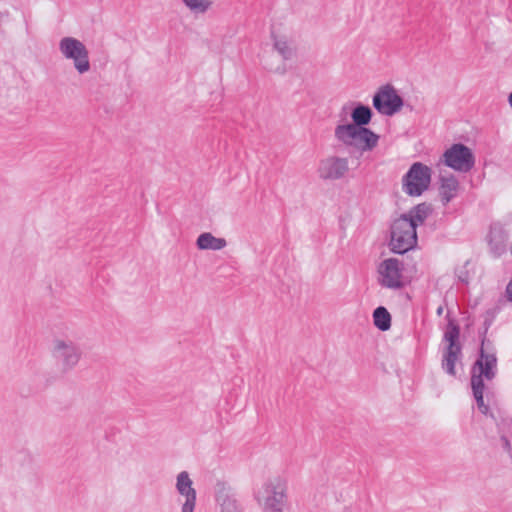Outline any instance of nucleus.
Instances as JSON below:
<instances>
[{"label": "nucleus", "mask_w": 512, "mask_h": 512, "mask_svg": "<svg viewBox=\"0 0 512 512\" xmlns=\"http://www.w3.org/2000/svg\"><path fill=\"white\" fill-rule=\"evenodd\" d=\"M497 374V357L490 341L483 338L479 356L471 368V388L476 404L484 415L489 413V407L484 403V379L491 381Z\"/></svg>", "instance_id": "nucleus-1"}, {"label": "nucleus", "mask_w": 512, "mask_h": 512, "mask_svg": "<svg viewBox=\"0 0 512 512\" xmlns=\"http://www.w3.org/2000/svg\"><path fill=\"white\" fill-rule=\"evenodd\" d=\"M497 374V357L490 341L483 338L479 356L471 368V388L476 404L484 415L489 413V407L484 403V379L491 381Z\"/></svg>", "instance_id": "nucleus-2"}, {"label": "nucleus", "mask_w": 512, "mask_h": 512, "mask_svg": "<svg viewBox=\"0 0 512 512\" xmlns=\"http://www.w3.org/2000/svg\"><path fill=\"white\" fill-rule=\"evenodd\" d=\"M286 492V482L279 476H272L254 488V498L263 512H284Z\"/></svg>", "instance_id": "nucleus-3"}, {"label": "nucleus", "mask_w": 512, "mask_h": 512, "mask_svg": "<svg viewBox=\"0 0 512 512\" xmlns=\"http://www.w3.org/2000/svg\"><path fill=\"white\" fill-rule=\"evenodd\" d=\"M417 244V232L411 220L405 217L395 219L390 229V249L397 254H404Z\"/></svg>", "instance_id": "nucleus-4"}, {"label": "nucleus", "mask_w": 512, "mask_h": 512, "mask_svg": "<svg viewBox=\"0 0 512 512\" xmlns=\"http://www.w3.org/2000/svg\"><path fill=\"white\" fill-rule=\"evenodd\" d=\"M460 329L452 321L449 322L444 332V341L447 342L442 356V369L450 376L456 375V363L461 361L462 347L459 343Z\"/></svg>", "instance_id": "nucleus-5"}, {"label": "nucleus", "mask_w": 512, "mask_h": 512, "mask_svg": "<svg viewBox=\"0 0 512 512\" xmlns=\"http://www.w3.org/2000/svg\"><path fill=\"white\" fill-rule=\"evenodd\" d=\"M59 51L62 56L73 62L79 74L87 73L90 68L89 52L82 41L74 37H63L59 41Z\"/></svg>", "instance_id": "nucleus-6"}, {"label": "nucleus", "mask_w": 512, "mask_h": 512, "mask_svg": "<svg viewBox=\"0 0 512 512\" xmlns=\"http://www.w3.org/2000/svg\"><path fill=\"white\" fill-rule=\"evenodd\" d=\"M52 355L63 372L74 369L81 359L79 345L69 338H55L53 340Z\"/></svg>", "instance_id": "nucleus-7"}, {"label": "nucleus", "mask_w": 512, "mask_h": 512, "mask_svg": "<svg viewBox=\"0 0 512 512\" xmlns=\"http://www.w3.org/2000/svg\"><path fill=\"white\" fill-rule=\"evenodd\" d=\"M349 132L334 134L335 139L346 147H356L361 153L372 151L379 142V135L369 128L353 126Z\"/></svg>", "instance_id": "nucleus-8"}, {"label": "nucleus", "mask_w": 512, "mask_h": 512, "mask_svg": "<svg viewBox=\"0 0 512 512\" xmlns=\"http://www.w3.org/2000/svg\"><path fill=\"white\" fill-rule=\"evenodd\" d=\"M431 182V169L415 162L402 179V190L409 196H420L428 189Z\"/></svg>", "instance_id": "nucleus-9"}, {"label": "nucleus", "mask_w": 512, "mask_h": 512, "mask_svg": "<svg viewBox=\"0 0 512 512\" xmlns=\"http://www.w3.org/2000/svg\"><path fill=\"white\" fill-rule=\"evenodd\" d=\"M441 162L457 172L467 173L475 166V156L468 146L455 143L445 150Z\"/></svg>", "instance_id": "nucleus-10"}, {"label": "nucleus", "mask_w": 512, "mask_h": 512, "mask_svg": "<svg viewBox=\"0 0 512 512\" xmlns=\"http://www.w3.org/2000/svg\"><path fill=\"white\" fill-rule=\"evenodd\" d=\"M373 107L382 115L392 116L403 106V99L390 85L381 86L373 96Z\"/></svg>", "instance_id": "nucleus-11"}, {"label": "nucleus", "mask_w": 512, "mask_h": 512, "mask_svg": "<svg viewBox=\"0 0 512 512\" xmlns=\"http://www.w3.org/2000/svg\"><path fill=\"white\" fill-rule=\"evenodd\" d=\"M403 263L396 258H388L383 260L377 268L378 283L388 289H401L404 286Z\"/></svg>", "instance_id": "nucleus-12"}, {"label": "nucleus", "mask_w": 512, "mask_h": 512, "mask_svg": "<svg viewBox=\"0 0 512 512\" xmlns=\"http://www.w3.org/2000/svg\"><path fill=\"white\" fill-rule=\"evenodd\" d=\"M317 173L324 181L343 179L349 173V159L341 156H328L320 160Z\"/></svg>", "instance_id": "nucleus-13"}, {"label": "nucleus", "mask_w": 512, "mask_h": 512, "mask_svg": "<svg viewBox=\"0 0 512 512\" xmlns=\"http://www.w3.org/2000/svg\"><path fill=\"white\" fill-rule=\"evenodd\" d=\"M175 488L178 494L184 498V501L181 502V512H194L197 492L187 471H182L177 475Z\"/></svg>", "instance_id": "nucleus-14"}, {"label": "nucleus", "mask_w": 512, "mask_h": 512, "mask_svg": "<svg viewBox=\"0 0 512 512\" xmlns=\"http://www.w3.org/2000/svg\"><path fill=\"white\" fill-rule=\"evenodd\" d=\"M352 123L339 124L334 129V134L349 132V128L356 126L358 128H366L372 118V110L369 106L357 104L351 112Z\"/></svg>", "instance_id": "nucleus-15"}, {"label": "nucleus", "mask_w": 512, "mask_h": 512, "mask_svg": "<svg viewBox=\"0 0 512 512\" xmlns=\"http://www.w3.org/2000/svg\"><path fill=\"white\" fill-rule=\"evenodd\" d=\"M216 501L221 512H241L242 506L230 488L221 485L216 492Z\"/></svg>", "instance_id": "nucleus-16"}, {"label": "nucleus", "mask_w": 512, "mask_h": 512, "mask_svg": "<svg viewBox=\"0 0 512 512\" xmlns=\"http://www.w3.org/2000/svg\"><path fill=\"white\" fill-rule=\"evenodd\" d=\"M458 190L459 182L455 176H441L439 194L443 205H447L453 200L457 196Z\"/></svg>", "instance_id": "nucleus-17"}, {"label": "nucleus", "mask_w": 512, "mask_h": 512, "mask_svg": "<svg viewBox=\"0 0 512 512\" xmlns=\"http://www.w3.org/2000/svg\"><path fill=\"white\" fill-rule=\"evenodd\" d=\"M196 245L200 250L218 251L225 248L227 242L224 238H218L209 232H205L198 236Z\"/></svg>", "instance_id": "nucleus-18"}, {"label": "nucleus", "mask_w": 512, "mask_h": 512, "mask_svg": "<svg viewBox=\"0 0 512 512\" xmlns=\"http://www.w3.org/2000/svg\"><path fill=\"white\" fill-rule=\"evenodd\" d=\"M431 213V207L426 203L418 204L412 208L408 213L401 215L408 220H411L414 227L417 229L419 225H422Z\"/></svg>", "instance_id": "nucleus-19"}, {"label": "nucleus", "mask_w": 512, "mask_h": 512, "mask_svg": "<svg viewBox=\"0 0 512 512\" xmlns=\"http://www.w3.org/2000/svg\"><path fill=\"white\" fill-rule=\"evenodd\" d=\"M373 323L380 331H388L391 327V314L384 306H379L373 311Z\"/></svg>", "instance_id": "nucleus-20"}, {"label": "nucleus", "mask_w": 512, "mask_h": 512, "mask_svg": "<svg viewBox=\"0 0 512 512\" xmlns=\"http://www.w3.org/2000/svg\"><path fill=\"white\" fill-rule=\"evenodd\" d=\"M191 11L205 13L212 5L211 0H182Z\"/></svg>", "instance_id": "nucleus-21"}, {"label": "nucleus", "mask_w": 512, "mask_h": 512, "mask_svg": "<svg viewBox=\"0 0 512 512\" xmlns=\"http://www.w3.org/2000/svg\"><path fill=\"white\" fill-rule=\"evenodd\" d=\"M274 47L278 53L286 60L290 59L293 55V49L290 47L286 39H275Z\"/></svg>", "instance_id": "nucleus-22"}, {"label": "nucleus", "mask_w": 512, "mask_h": 512, "mask_svg": "<svg viewBox=\"0 0 512 512\" xmlns=\"http://www.w3.org/2000/svg\"><path fill=\"white\" fill-rule=\"evenodd\" d=\"M500 440L502 442L503 448L507 451H511V443L507 436L501 435Z\"/></svg>", "instance_id": "nucleus-23"}, {"label": "nucleus", "mask_w": 512, "mask_h": 512, "mask_svg": "<svg viewBox=\"0 0 512 512\" xmlns=\"http://www.w3.org/2000/svg\"><path fill=\"white\" fill-rule=\"evenodd\" d=\"M492 249L494 250V253L496 255H500L501 253H503L505 251V246L503 244L495 245V247H492Z\"/></svg>", "instance_id": "nucleus-24"}, {"label": "nucleus", "mask_w": 512, "mask_h": 512, "mask_svg": "<svg viewBox=\"0 0 512 512\" xmlns=\"http://www.w3.org/2000/svg\"><path fill=\"white\" fill-rule=\"evenodd\" d=\"M506 293L510 300H512V280L508 283L506 287Z\"/></svg>", "instance_id": "nucleus-25"}, {"label": "nucleus", "mask_w": 512, "mask_h": 512, "mask_svg": "<svg viewBox=\"0 0 512 512\" xmlns=\"http://www.w3.org/2000/svg\"><path fill=\"white\" fill-rule=\"evenodd\" d=\"M508 102H509V104H510V106L512 108V92L509 95Z\"/></svg>", "instance_id": "nucleus-26"}, {"label": "nucleus", "mask_w": 512, "mask_h": 512, "mask_svg": "<svg viewBox=\"0 0 512 512\" xmlns=\"http://www.w3.org/2000/svg\"><path fill=\"white\" fill-rule=\"evenodd\" d=\"M441 312H442V308L440 307V308L438 309V314H441Z\"/></svg>", "instance_id": "nucleus-27"}]
</instances>
